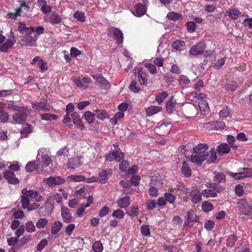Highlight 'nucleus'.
<instances>
[{
  "mask_svg": "<svg viewBox=\"0 0 252 252\" xmlns=\"http://www.w3.org/2000/svg\"><path fill=\"white\" fill-rule=\"evenodd\" d=\"M21 192L22 195L21 196V202L24 209L31 211L39 207V204L31 203V201L39 202L41 200L42 196L37 191L23 189Z\"/></svg>",
  "mask_w": 252,
  "mask_h": 252,
  "instance_id": "f257e3e1",
  "label": "nucleus"
},
{
  "mask_svg": "<svg viewBox=\"0 0 252 252\" xmlns=\"http://www.w3.org/2000/svg\"><path fill=\"white\" fill-rule=\"evenodd\" d=\"M36 160L42 170L43 168L48 166L52 161L49 150L45 148H40L38 150Z\"/></svg>",
  "mask_w": 252,
  "mask_h": 252,
  "instance_id": "f03ea898",
  "label": "nucleus"
},
{
  "mask_svg": "<svg viewBox=\"0 0 252 252\" xmlns=\"http://www.w3.org/2000/svg\"><path fill=\"white\" fill-rule=\"evenodd\" d=\"M3 32L0 31V52L6 53L9 49L12 48L15 44L16 40L14 36V33L11 32V36L12 39H6L5 36L2 33Z\"/></svg>",
  "mask_w": 252,
  "mask_h": 252,
  "instance_id": "7ed1b4c3",
  "label": "nucleus"
},
{
  "mask_svg": "<svg viewBox=\"0 0 252 252\" xmlns=\"http://www.w3.org/2000/svg\"><path fill=\"white\" fill-rule=\"evenodd\" d=\"M17 112L13 116V120L15 123L21 124L24 123L27 118V113L30 112L26 107H20Z\"/></svg>",
  "mask_w": 252,
  "mask_h": 252,
  "instance_id": "20e7f679",
  "label": "nucleus"
},
{
  "mask_svg": "<svg viewBox=\"0 0 252 252\" xmlns=\"http://www.w3.org/2000/svg\"><path fill=\"white\" fill-rule=\"evenodd\" d=\"M37 37L35 34L26 33L21 37L20 43L23 46H35Z\"/></svg>",
  "mask_w": 252,
  "mask_h": 252,
  "instance_id": "39448f33",
  "label": "nucleus"
},
{
  "mask_svg": "<svg viewBox=\"0 0 252 252\" xmlns=\"http://www.w3.org/2000/svg\"><path fill=\"white\" fill-rule=\"evenodd\" d=\"M229 174L236 180L243 179L252 176V169L248 168L240 169L237 173L230 172Z\"/></svg>",
  "mask_w": 252,
  "mask_h": 252,
  "instance_id": "423d86ee",
  "label": "nucleus"
},
{
  "mask_svg": "<svg viewBox=\"0 0 252 252\" xmlns=\"http://www.w3.org/2000/svg\"><path fill=\"white\" fill-rule=\"evenodd\" d=\"M92 76L96 80V85L101 89L107 90L110 88L111 85L109 81L101 75L95 74Z\"/></svg>",
  "mask_w": 252,
  "mask_h": 252,
  "instance_id": "0eeeda50",
  "label": "nucleus"
},
{
  "mask_svg": "<svg viewBox=\"0 0 252 252\" xmlns=\"http://www.w3.org/2000/svg\"><path fill=\"white\" fill-rule=\"evenodd\" d=\"M108 35L110 37H113L118 44L123 42V34L121 30L117 28L111 27L109 29Z\"/></svg>",
  "mask_w": 252,
  "mask_h": 252,
  "instance_id": "6e6552de",
  "label": "nucleus"
},
{
  "mask_svg": "<svg viewBox=\"0 0 252 252\" xmlns=\"http://www.w3.org/2000/svg\"><path fill=\"white\" fill-rule=\"evenodd\" d=\"M20 3V7L17 8L15 13H9L7 14V17L12 19H16L18 16H20L22 11V9L26 11H29L30 7L28 4H26V1L23 0H19Z\"/></svg>",
  "mask_w": 252,
  "mask_h": 252,
  "instance_id": "1a4fd4ad",
  "label": "nucleus"
},
{
  "mask_svg": "<svg viewBox=\"0 0 252 252\" xmlns=\"http://www.w3.org/2000/svg\"><path fill=\"white\" fill-rule=\"evenodd\" d=\"M105 157L107 161H112L115 160L117 161H120L124 158V153L120 149H117L106 154Z\"/></svg>",
  "mask_w": 252,
  "mask_h": 252,
  "instance_id": "9d476101",
  "label": "nucleus"
},
{
  "mask_svg": "<svg viewBox=\"0 0 252 252\" xmlns=\"http://www.w3.org/2000/svg\"><path fill=\"white\" fill-rule=\"evenodd\" d=\"M43 182L53 188L57 185L63 184L65 182V179L60 176L50 177L44 179Z\"/></svg>",
  "mask_w": 252,
  "mask_h": 252,
  "instance_id": "9b49d317",
  "label": "nucleus"
},
{
  "mask_svg": "<svg viewBox=\"0 0 252 252\" xmlns=\"http://www.w3.org/2000/svg\"><path fill=\"white\" fill-rule=\"evenodd\" d=\"M205 48V43L203 42H199L190 49L189 53L193 56H198L203 54Z\"/></svg>",
  "mask_w": 252,
  "mask_h": 252,
  "instance_id": "f8f14e48",
  "label": "nucleus"
},
{
  "mask_svg": "<svg viewBox=\"0 0 252 252\" xmlns=\"http://www.w3.org/2000/svg\"><path fill=\"white\" fill-rule=\"evenodd\" d=\"M134 74L141 85H145L147 84V75L142 67H136L134 69Z\"/></svg>",
  "mask_w": 252,
  "mask_h": 252,
  "instance_id": "ddd939ff",
  "label": "nucleus"
},
{
  "mask_svg": "<svg viewBox=\"0 0 252 252\" xmlns=\"http://www.w3.org/2000/svg\"><path fill=\"white\" fill-rule=\"evenodd\" d=\"M238 208L240 212L245 215H248L250 212L251 208L246 199H239L237 201Z\"/></svg>",
  "mask_w": 252,
  "mask_h": 252,
  "instance_id": "4468645a",
  "label": "nucleus"
},
{
  "mask_svg": "<svg viewBox=\"0 0 252 252\" xmlns=\"http://www.w3.org/2000/svg\"><path fill=\"white\" fill-rule=\"evenodd\" d=\"M196 221V216L193 211H189L188 216L185 221L184 227H191Z\"/></svg>",
  "mask_w": 252,
  "mask_h": 252,
  "instance_id": "2eb2a0df",
  "label": "nucleus"
},
{
  "mask_svg": "<svg viewBox=\"0 0 252 252\" xmlns=\"http://www.w3.org/2000/svg\"><path fill=\"white\" fill-rule=\"evenodd\" d=\"M82 164V158L75 157L69 159L67 167L69 169H74L80 166Z\"/></svg>",
  "mask_w": 252,
  "mask_h": 252,
  "instance_id": "dca6fc26",
  "label": "nucleus"
},
{
  "mask_svg": "<svg viewBox=\"0 0 252 252\" xmlns=\"http://www.w3.org/2000/svg\"><path fill=\"white\" fill-rule=\"evenodd\" d=\"M26 170L28 172H36V173H40L43 172L41 167L39 166V164L36 163L35 161H29L26 165Z\"/></svg>",
  "mask_w": 252,
  "mask_h": 252,
  "instance_id": "f3484780",
  "label": "nucleus"
},
{
  "mask_svg": "<svg viewBox=\"0 0 252 252\" xmlns=\"http://www.w3.org/2000/svg\"><path fill=\"white\" fill-rule=\"evenodd\" d=\"M32 108L37 111H49L50 108L47 106V101H36L32 102Z\"/></svg>",
  "mask_w": 252,
  "mask_h": 252,
  "instance_id": "a211bd4d",
  "label": "nucleus"
},
{
  "mask_svg": "<svg viewBox=\"0 0 252 252\" xmlns=\"http://www.w3.org/2000/svg\"><path fill=\"white\" fill-rule=\"evenodd\" d=\"M61 216L64 222L70 223L72 220V217L70 214L69 209L66 207L64 208L62 205Z\"/></svg>",
  "mask_w": 252,
  "mask_h": 252,
  "instance_id": "6ab92c4d",
  "label": "nucleus"
},
{
  "mask_svg": "<svg viewBox=\"0 0 252 252\" xmlns=\"http://www.w3.org/2000/svg\"><path fill=\"white\" fill-rule=\"evenodd\" d=\"M3 177L9 184H17L19 183L18 179L15 177L14 173L12 171H5L3 173Z\"/></svg>",
  "mask_w": 252,
  "mask_h": 252,
  "instance_id": "aec40b11",
  "label": "nucleus"
},
{
  "mask_svg": "<svg viewBox=\"0 0 252 252\" xmlns=\"http://www.w3.org/2000/svg\"><path fill=\"white\" fill-rule=\"evenodd\" d=\"M70 117L72 118L73 124L77 126L78 128L82 130L85 128V126L82 123L79 115L77 112L72 113L70 114Z\"/></svg>",
  "mask_w": 252,
  "mask_h": 252,
  "instance_id": "412c9836",
  "label": "nucleus"
},
{
  "mask_svg": "<svg viewBox=\"0 0 252 252\" xmlns=\"http://www.w3.org/2000/svg\"><path fill=\"white\" fill-rule=\"evenodd\" d=\"M112 173V169H107L102 170L99 174L98 181L101 184H105L106 183L109 176H111Z\"/></svg>",
  "mask_w": 252,
  "mask_h": 252,
  "instance_id": "4be33fe9",
  "label": "nucleus"
},
{
  "mask_svg": "<svg viewBox=\"0 0 252 252\" xmlns=\"http://www.w3.org/2000/svg\"><path fill=\"white\" fill-rule=\"evenodd\" d=\"M197 108L194 105L189 104L185 107V115L188 117H193L197 114Z\"/></svg>",
  "mask_w": 252,
  "mask_h": 252,
  "instance_id": "5701e85b",
  "label": "nucleus"
},
{
  "mask_svg": "<svg viewBox=\"0 0 252 252\" xmlns=\"http://www.w3.org/2000/svg\"><path fill=\"white\" fill-rule=\"evenodd\" d=\"M190 158V161L192 163L198 165H201L203 161L205 160L206 158L205 155H198L197 154L192 152Z\"/></svg>",
  "mask_w": 252,
  "mask_h": 252,
  "instance_id": "b1692460",
  "label": "nucleus"
},
{
  "mask_svg": "<svg viewBox=\"0 0 252 252\" xmlns=\"http://www.w3.org/2000/svg\"><path fill=\"white\" fill-rule=\"evenodd\" d=\"M37 62H38L37 66L39 68L41 72H43L48 69L47 63L44 62L39 56L35 57L31 62V63L32 64H35Z\"/></svg>",
  "mask_w": 252,
  "mask_h": 252,
  "instance_id": "393cba45",
  "label": "nucleus"
},
{
  "mask_svg": "<svg viewBox=\"0 0 252 252\" xmlns=\"http://www.w3.org/2000/svg\"><path fill=\"white\" fill-rule=\"evenodd\" d=\"M208 149V146L206 144L200 143L193 148V152L203 156L205 155Z\"/></svg>",
  "mask_w": 252,
  "mask_h": 252,
  "instance_id": "a878e982",
  "label": "nucleus"
},
{
  "mask_svg": "<svg viewBox=\"0 0 252 252\" xmlns=\"http://www.w3.org/2000/svg\"><path fill=\"white\" fill-rule=\"evenodd\" d=\"M135 11L133 12L132 14L137 17H140L143 16L146 12L145 6L142 3H138L135 6Z\"/></svg>",
  "mask_w": 252,
  "mask_h": 252,
  "instance_id": "bb28decb",
  "label": "nucleus"
},
{
  "mask_svg": "<svg viewBox=\"0 0 252 252\" xmlns=\"http://www.w3.org/2000/svg\"><path fill=\"white\" fill-rule=\"evenodd\" d=\"M201 196V192H200L199 189H193L190 192L191 201L194 204H197L200 201Z\"/></svg>",
  "mask_w": 252,
  "mask_h": 252,
  "instance_id": "cd10ccee",
  "label": "nucleus"
},
{
  "mask_svg": "<svg viewBox=\"0 0 252 252\" xmlns=\"http://www.w3.org/2000/svg\"><path fill=\"white\" fill-rule=\"evenodd\" d=\"M225 15L228 16L230 19L235 20L239 17L240 12L236 8H230L226 11Z\"/></svg>",
  "mask_w": 252,
  "mask_h": 252,
  "instance_id": "c85d7f7f",
  "label": "nucleus"
},
{
  "mask_svg": "<svg viewBox=\"0 0 252 252\" xmlns=\"http://www.w3.org/2000/svg\"><path fill=\"white\" fill-rule=\"evenodd\" d=\"M130 198L128 196H125V197L119 199L117 203L118 206L121 208H126L130 204Z\"/></svg>",
  "mask_w": 252,
  "mask_h": 252,
  "instance_id": "c756f323",
  "label": "nucleus"
},
{
  "mask_svg": "<svg viewBox=\"0 0 252 252\" xmlns=\"http://www.w3.org/2000/svg\"><path fill=\"white\" fill-rule=\"evenodd\" d=\"M162 107L160 106L151 105L145 109V112L148 116H151L160 112L162 110Z\"/></svg>",
  "mask_w": 252,
  "mask_h": 252,
  "instance_id": "7c9ffc66",
  "label": "nucleus"
},
{
  "mask_svg": "<svg viewBox=\"0 0 252 252\" xmlns=\"http://www.w3.org/2000/svg\"><path fill=\"white\" fill-rule=\"evenodd\" d=\"M205 156V160L208 163L214 162L217 159L216 152L214 149H211L209 152H207Z\"/></svg>",
  "mask_w": 252,
  "mask_h": 252,
  "instance_id": "2f4dec72",
  "label": "nucleus"
},
{
  "mask_svg": "<svg viewBox=\"0 0 252 252\" xmlns=\"http://www.w3.org/2000/svg\"><path fill=\"white\" fill-rule=\"evenodd\" d=\"M230 151L229 146L226 143H222L217 147V151L220 155L228 154Z\"/></svg>",
  "mask_w": 252,
  "mask_h": 252,
  "instance_id": "473e14b6",
  "label": "nucleus"
},
{
  "mask_svg": "<svg viewBox=\"0 0 252 252\" xmlns=\"http://www.w3.org/2000/svg\"><path fill=\"white\" fill-rule=\"evenodd\" d=\"M96 117L100 120H103L109 118V115L107 112L103 109H96L94 111Z\"/></svg>",
  "mask_w": 252,
  "mask_h": 252,
  "instance_id": "72a5a7b5",
  "label": "nucleus"
},
{
  "mask_svg": "<svg viewBox=\"0 0 252 252\" xmlns=\"http://www.w3.org/2000/svg\"><path fill=\"white\" fill-rule=\"evenodd\" d=\"M177 102L175 99L172 97L167 100L166 102V109L168 113H171L175 109Z\"/></svg>",
  "mask_w": 252,
  "mask_h": 252,
  "instance_id": "f704fd0d",
  "label": "nucleus"
},
{
  "mask_svg": "<svg viewBox=\"0 0 252 252\" xmlns=\"http://www.w3.org/2000/svg\"><path fill=\"white\" fill-rule=\"evenodd\" d=\"M62 20L61 16L55 12H52L49 17L50 23L54 25L60 24Z\"/></svg>",
  "mask_w": 252,
  "mask_h": 252,
  "instance_id": "c9c22d12",
  "label": "nucleus"
},
{
  "mask_svg": "<svg viewBox=\"0 0 252 252\" xmlns=\"http://www.w3.org/2000/svg\"><path fill=\"white\" fill-rule=\"evenodd\" d=\"M63 227V223L60 221H56L52 225L51 233L53 235L57 234Z\"/></svg>",
  "mask_w": 252,
  "mask_h": 252,
  "instance_id": "e433bc0d",
  "label": "nucleus"
},
{
  "mask_svg": "<svg viewBox=\"0 0 252 252\" xmlns=\"http://www.w3.org/2000/svg\"><path fill=\"white\" fill-rule=\"evenodd\" d=\"M18 30L22 33H31V27H27L24 22H20L18 23Z\"/></svg>",
  "mask_w": 252,
  "mask_h": 252,
  "instance_id": "4c0bfd02",
  "label": "nucleus"
},
{
  "mask_svg": "<svg viewBox=\"0 0 252 252\" xmlns=\"http://www.w3.org/2000/svg\"><path fill=\"white\" fill-rule=\"evenodd\" d=\"M93 202V197L91 196H90L87 198V203L85 205H81V206L79 208L77 211V214L78 216H81L84 212L85 209L87 207H89L90 205Z\"/></svg>",
  "mask_w": 252,
  "mask_h": 252,
  "instance_id": "58836bf2",
  "label": "nucleus"
},
{
  "mask_svg": "<svg viewBox=\"0 0 252 252\" xmlns=\"http://www.w3.org/2000/svg\"><path fill=\"white\" fill-rule=\"evenodd\" d=\"M214 174V181L217 184L225 182V176L223 173L219 172H215Z\"/></svg>",
  "mask_w": 252,
  "mask_h": 252,
  "instance_id": "ea45409f",
  "label": "nucleus"
},
{
  "mask_svg": "<svg viewBox=\"0 0 252 252\" xmlns=\"http://www.w3.org/2000/svg\"><path fill=\"white\" fill-rule=\"evenodd\" d=\"M198 107L202 113L206 114L209 111L208 104L205 100H200L198 102Z\"/></svg>",
  "mask_w": 252,
  "mask_h": 252,
  "instance_id": "a19ab883",
  "label": "nucleus"
},
{
  "mask_svg": "<svg viewBox=\"0 0 252 252\" xmlns=\"http://www.w3.org/2000/svg\"><path fill=\"white\" fill-rule=\"evenodd\" d=\"M181 172L184 176L189 177L191 176V170L188 164L184 161L182 163Z\"/></svg>",
  "mask_w": 252,
  "mask_h": 252,
  "instance_id": "79ce46f5",
  "label": "nucleus"
},
{
  "mask_svg": "<svg viewBox=\"0 0 252 252\" xmlns=\"http://www.w3.org/2000/svg\"><path fill=\"white\" fill-rule=\"evenodd\" d=\"M172 46L173 48L179 51H183L186 48L185 43L183 41L181 40L175 41L173 43Z\"/></svg>",
  "mask_w": 252,
  "mask_h": 252,
  "instance_id": "37998d69",
  "label": "nucleus"
},
{
  "mask_svg": "<svg viewBox=\"0 0 252 252\" xmlns=\"http://www.w3.org/2000/svg\"><path fill=\"white\" fill-rule=\"evenodd\" d=\"M201 195L206 198L215 197L217 196V193L211 189H205L202 191Z\"/></svg>",
  "mask_w": 252,
  "mask_h": 252,
  "instance_id": "c03bdc74",
  "label": "nucleus"
},
{
  "mask_svg": "<svg viewBox=\"0 0 252 252\" xmlns=\"http://www.w3.org/2000/svg\"><path fill=\"white\" fill-rule=\"evenodd\" d=\"M67 180L72 182H84L86 178L82 175H70L67 177Z\"/></svg>",
  "mask_w": 252,
  "mask_h": 252,
  "instance_id": "a18cd8bd",
  "label": "nucleus"
},
{
  "mask_svg": "<svg viewBox=\"0 0 252 252\" xmlns=\"http://www.w3.org/2000/svg\"><path fill=\"white\" fill-rule=\"evenodd\" d=\"M179 84L182 88L187 87L189 84L190 80L189 78L184 75H180L178 79Z\"/></svg>",
  "mask_w": 252,
  "mask_h": 252,
  "instance_id": "49530a36",
  "label": "nucleus"
},
{
  "mask_svg": "<svg viewBox=\"0 0 252 252\" xmlns=\"http://www.w3.org/2000/svg\"><path fill=\"white\" fill-rule=\"evenodd\" d=\"M71 80L76 84V85L81 89H86L89 87L82 82V80L79 77H72Z\"/></svg>",
  "mask_w": 252,
  "mask_h": 252,
  "instance_id": "de8ad7c7",
  "label": "nucleus"
},
{
  "mask_svg": "<svg viewBox=\"0 0 252 252\" xmlns=\"http://www.w3.org/2000/svg\"><path fill=\"white\" fill-rule=\"evenodd\" d=\"M206 186L209 188L213 189L212 190H215L217 193L220 192L224 189L222 186L218 185L216 182L208 183Z\"/></svg>",
  "mask_w": 252,
  "mask_h": 252,
  "instance_id": "09e8293b",
  "label": "nucleus"
},
{
  "mask_svg": "<svg viewBox=\"0 0 252 252\" xmlns=\"http://www.w3.org/2000/svg\"><path fill=\"white\" fill-rule=\"evenodd\" d=\"M95 114L92 113L90 111H86L84 114V117L86 122L89 124H91L94 121Z\"/></svg>",
  "mask_w": 252,
  "mask_h": 252,
  "instance_id": "8fccbe9b",
  "label": "nucleus"
},
{
  "mask_svg": "<svg viewBox=\"0 0 252 252\" xmlns=\"http://www.w3.org/2000/svg\"><path fill=\"white\" fill-rule=\"evenodd\" d=\"M166 18L170 20L176 21L182 19V16L178 13L170 12L167 14Z\"/></svg>",
  "mask_w": 252,
  "mask_h": 252,
  "instance_id": "3c124183",
  "label": "nucleus"
},
{
  "mask_svg": "<svg viewBox=\"0 0 252 252\" xmlns=\"http://www.w3.org/2000/svg\"><path fill=\"white\" fill-rule=\"evenodd\" d=\"M237 236L235 234H232L228 236L227 239L226 245L227 247H233L237 240Z\"/></svg>",
  "mask_w": 252,
  "mask_h": 252,
  "instance_id": "603ef678",
  "label": "nucleus"
},
{
  "mask_svg": "<svg viewBox=\"0 0 252 252\" xmlns=\"http://www.w3.org/2000/svg\"><path fill=\"white\" fill-rule=\"evenodd\" d=\"M44 29L42 26H38V27H32L31 26V33H32V34H35L37 37H38V35L43 33L44 32Z\"/></svg>",
  "mask_w": 252,
  "mask_h": 252,
  "instance_id": "864d4df0",
  "label": "nucleus"
},
{
  "mask_svg": "<svg viewBox=\"0 0 252 252\" xmlns=\"http://www.w3.org/2000/svg\"><path fill=\"white\" fill-rule=\"evenodd\" d=\"M167 93L165 91H163L156 95V100L158 102V104H160L167 97Z\"/></svg>",
  "mask_w": 252,
  "mask_h": 252,
  "instance_id": "5fc2aeb1",
  "label": "nucleus"
},
{
  "mask_svg": "<svg viewBox=\"0 0 252 252\" xmlns=\"http://www.w3.org/2000/svg\"><path fill=\"white\" fill-rule=\"evenodd\" d=\"M40 117L42 120L45 121L54 120L58 118V116L57 115L50 113L42 114L40 115Z\"/></svg>",
  "mask_w": 252,
  "mask_h": 252,
  "instance_id": "6e6d98bb",
  "label": "nucleus"
},
{
  "mask_svg": "<svg viewBox=\"0 0 252 252\" xmlns=\"http://www.w3.org/2000/svg\"><path fill=\"white\" fill-rule=\"evenodd\" d=\"M32 130V126L29 124H26L23 126V128L21 130V134L24 137L28 136V134L31 133Z\"/></svg>",
  "mask_w": 252,
  "mask_h": 252,
  "instance_id": "4d7b16f0",
  "label": "nucleus"
},
{
  "mask_svg": "<svg viewBox=\"0 0 252 252\" xmlns=\"http://www.w3.org/2000/svg\"><path fill=\"white\" fill-rule=\"evenodd\" d=\"M202 209L204 212H209L213 210L214 206L209 202L204 201L202 203Z\"/></svg>",
  "mask_w": 252,
  "mask_h": 252,
  "instance_id": "13d9d810",
  "label": "nucleus"
},
{
  "mask_svg": "<svg viewBox=\"0 0 252 252\" xmlns=\"http://www.w3.org/2000/svg\"><path fill=\"white\" fill-rule=\"evenodd\" d=\"M48 223V220L45 218H41L36 223V226L38 229L45 227Z\"/></svg>",
  "mask_w": 252,
  "mask_h": 252,
  "instance_id": "bf43d9fd",
  "label": "nucleus"
},
{
  "mask_svg": "<svg viewBox=\"0 0 252 252\" xmlns=\"http://www.w3.org/2000/svg\"><path fill=\"white\" fill-rule=\"evenodd\" d=\"M237 86V83L236 82L231 81L226 83L224 85V87L226 90L228 91H234L236 89Z\"/></svg>",
  "mask_w": 252,
  "mask_h": 252,
  "instance_id": "052dcab7",
  "label": "nucleus"
},
{
  "mask_svg": "<svg viewBox=\"0 0 252 252\" xmlns=\"http://www.w3.org/2000/svg\"><path fill=\"white\" fill-rule=\"evenodd\" d=\"M93 249L94 252H101L103 249L102 243L100 241L95 242L93 245Z\"/></svg>",
  "mask_w": 252,
  "mask_h": 252,
  "instance_id": "680f3d73",
  "label": "nucleus"
},
{
  "mask_svg": "<svg viewBox=\"0 0 252 252\" xmlns=\"http://www.w3.org/2000/svg\"><path fill=\"white\" fill-rule=\"evenodd\" d=\"M164 197L165 198L166 201L170 203V204L173 203L176 199L175 195L170 192L164 193Z\"/></svg>",
  "mask_w": 252,
  "mask_h": 252,
  "instance_id": "e2e57ef3",
  "label": "nucleus"
},
{
  "mask_svg": "<svg viewBox=\"0 0 252 252\" xmlns=\"http://www.w3.org/2000/svg\"><path fill=\"white\" fill-rule=\"evenodd\" d=\"M225 125L222 121H214V130H221L224 128Z\"/></svg>",
  "mask_w": 252,
  "mask_h": 252,
  "instance_id": "0e129e2a",
  "label": "nucleus"
},
{
  "mask_svg": "<svg viewBox=\"0 0 252 252\" xmlns=\"http://www.w3.org/2000/svg\"><path fill=\"white\" fill-rule=\"evenodd\" d=\"M73 17L74 18L77 19L78 21L82 22H84L86 20V17L84 14L79 11H77L74 13Z\"/></svg>",
  "mask_w": 252,
  "mask_h": 252,
  "instance_id": "69168bd1",
  "label": "nucleus"
},
{
  "mask_svg": "<svg viewBox=\"0 0 252 252\" xmlns=\"http://www.w3.org/2000/svg\"><path fill=\"white\" fill-rule=\"evenodd\" d=\"M63 123L69 128H72L73 127V125L71 123L70 115L66 114L63 120Z\"/></svg>",
  "mask_w": 252,
  "mask_h": 252,
  "instance_id": "338daca9",
  "label": "nucleus"
},
{
  "mask_svg": "<svg viewBox=\"0 0 252 252\" xmlns=\"http://www.w3.org/2000/svg\"><path fill=\"white\" fill-rule=\"evenodd\" d=\"M126 214L131 217L137 216L138 215V208L137 206H132L126 212Z\"/></svg>",
  "mask_w": 252,
  "mask_h": 252,
  "instance_id": "774afa93",
  "label": "nucleus"
}]
</instances>
